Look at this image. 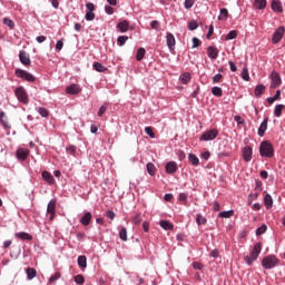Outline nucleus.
<instances>
[{
	"mask_svg": "<svg viewBox=\"0 0 285 285\" xmlns=\"http://www.w3.org/2000/svg\"><path fill=\"white\" fill-rule=\"evenodd\" d=\"M60 277H61V274L59 272L55 273L49 278L50 284H52L53 282H57V279H60Z\"/></svg>",
	"mask_w": 285,
	"mask_h": 285,
	"instance_id": "obj_51",
	"label": "nucleus"
},
{
	"mask_svg": "<svg viewBox=\"0 0 285 285\" xmlns=\"http://www.w3.org/2000/svg\"><path fill=\"white\" fill-rule=\"evenodd\" d=\"M126 41H128V36H119L117 38V46H126Z\"/></svg>",
	"mask_w": 285,
	"mask_h": 285,
	"instance_id": "obj_43",
	"label": "nucleus"
},
{
	"mask_svg": "<svg viewBox=\"0 0 285 285\" xmlns=\"http://www.w3.org/2000/svg\"><path fill=\"white\" fill-rule=\"evenodd\" d=\"M271 8L274 12H284V8L282 7V2L279 0H273Z\"/></svg>",
	"mask_w": 285,
	"mask_h": 285,
	"instance_id": "obj_21",
	"label": "nucleus"
},
{
	"mask_svg": "<svg viewBox=\"0 0 285 285\" xmlns=\"http://www.w3.org/2000/svg\"><path fill=\"white\" fill-rule=\"evenodd\" d=\"M27 274V279L31 281L35 279L37 277V271L35 268H27L26 271Z\"/></svg>",
	"mask_w": 285,
	"mask_h": 285,
	"instance_id": "obj_29",
	"label": "nucleus"
},
{
	"mask_svg": "<svg viewBox=\"0 0 285 285\" xmlns=\"http://www.w3.org/2000/svg\"><path fill=\"white\" fill-rule=\"evenodd\" d=\"M277 264H279V261H278L277 256H275V255H268L262 259V266H263V268H265V271H271V269L275 268V266H277Z\"/></svg>",
	"mask_w": 285,
	"mask_h": 285,
	"instance_id": "obj_3",
	"label": "nucleus"
},
{
	"mask_svg": "<svg viewBox=\"0 0 285 285\" xmlns=\"http://www.w3.org/2000/svg\"><path fill=\"white\" fill-rule=\"evenodd\" d=\"M92 68L96 69L97 72H106V70H108V68L100 62H94Z\"/></svg>",
	"mask_w": 285,
	"mask_h": 285,
	"instance_id": "obj_33",
	"label": "nucleus"
},
{
	"mask_svg": "<svg viewBox=\"0 0 285 285\" xmlns=\"http://www.w3.org/2000/svg\"><path fill=\"white\" fill-rule=\"evenodd\" d=\"M37 111H38V114L40 115V116H42V117H49V115H50V111H48V109H46V108H43V107H39L38 109H37Z\"/></svg>",
	"mask_w": 285,
	"mask_h": 285,
	"instance_id": "obj_44",
	"label": "nucleus"
},
{
	"mask_svg": "<svg viewBox=\"0 0 285 285\" xmlns=\"http://www.w3.org/2000/svg\"><path fill=\"white\" fill-rule=\"evenodd\" d=\"M67 153H69L70 155H75V153H77V147L75 146H69L67 147Z\"/></svg>",
	"mask_w": 285,
	"mask_h": 285,
	"instance_id": "obj_63",
	"label": "nucleus"
},
{
	"mask_svg": "<svg viewBox=\"0 0 285 285\" xmlns=\"http://www.w3.org/2000/svg\"><path fill=\"white\" fill-rule=\"evenodd\" d=\"M42 179H43V181H46V184H48L49 186H52V184H55V177H53L52 174H50V171H48V170H43V171H42Z\"/></svg>",
	"mask_w": 285,
	"mask_h": 285,
	"instance_id": "obj_17",
	"label": "nucleus"
},
{
	"mask_svg": "<svg viewBox=\"0 0 285 285\" xmlns=\"http://www.w3.org/2000/svg\"><path fill=\"white\" fill-rule=\"evenodd\" d=\"M144 57H146V49L139 48L136 53L137 61H141V59H144Z\"/></svg>",
	"mask_w": 285,
	"mask_h": 285,
	"instance_id": "obj_39",
	"label": "nucleus"
},
{
	"mask_svg": "<svg viewBox=\"0 0 285 285\" xmlns=\"http://www.w3.org/2000/svg\"><path fill=\"white\" fill-rule=\"evenodd\" d=\"M14 95L20 104H23L24 106H28L30 102V98L28 97V91H26V88L23 86L17 87L14 89Z\"/></svg>",
	"mask_w": 285,
	"mask_h": 285,
	"instance_id": "obj_4",
	"label": "nucleus"
},
{
	"mask_svg": "<svg viewBox=\"0 0 285 285\" xmlns=\"http://www.w3.org/2000/svg\"><path fill=\"white\" fill-rule=\"evenodd\" d=\"M223 19H228V9H220L218 20L222 21Z\"/></svg>",
	"mask_w": 285,
	"mask_h": 285,
	"instance_id": "obj_45",
	"label": "nucleus"
},
{
	"mask_svg": "<svg viewBox=\"0 0 285 285\" xmlns=\"http://www.w3.org/2000/svg\"><path fill=\"white\" fill-rule=\"evenodd\" d=\"M284 27H278L277 30L274 31L272 41L273 43H278L282 41V38L284 37Z\"/></svg>",
	"mask_w": 285,
	"mask_h": 285,
	"instance_id": "obj_9",
	"label": "nucleus"
},
{
	"mask_svg": "<svg viewBox=\"0 0 285 285\" xmlns=\"http://www.w3.org/2000/svg\"><path fill=\"white\" fill-rule=\"evenodd\" d=\"M259 155L261 157H267L271 159L275 155V149L273 148V145L268 141H263L259 146Z\"/></svg>",
	"mask_w": 285,
	"mask_h": 285,
	"instance_id": "obj_2",
	"label": "nucleus"
},
{
	"mask_svg": "<svg viewBox=\"0 0 285 285\" xmlns=\"http://www.w3.org/2000/svg\"><path fill=\"white\" fill-rule=\"evenodd\" d=\"M262 253V243H256L249 256L244 257V262L247 266H253V262H257L259 254Z\"/></svg>",
	"mask_w": 285,
	"mask_h": 285,
	"instance_id": "obj_1",
	"label": "nucleus"
},
{
	"mask_svg": "<svg viewBox=\"0 0 285 285\" xmlns=\"http://www.w3.org/2000/svg\"><path fill=\"white\" fill-rule=\"evenodd\" d=\"M232 39H237V31L232 30L226 35V41H232Z\"/></svg>",
	"mask_w": 285,
	"mask_h": 285,
	"instance_id": "obj_46",
	"label": "nucleus"
},
{
	"mask_svg": "<svg viewBox=\"0 0 285 285\" xmlns=\"http://www.w3.org/2000/svg\"><path fill=\"white\" fill-rule=\"evenodd\" d=\"M132 224H135L136 226L141 224V214H137L136 216H134Z\"/></svg>",
	"mask_w": 285,
	"mask_h": 285,
	"instance_id": "obj_55",
	"label": "nucleus"
},
{
	"mask_svg": "<svg viewBox=\"0 0 285 285\" xmlns=\"http://www.w3.org/2000/svg\"><path fill=\"white\" fill-rule=\"evenodd\" d=\"M73 282L75 284L83 285L86 283V278L83 277V275L78 274L75 276Z\"/></svg>",
	"mask_w": 285,
	"mask_h": 285,
	"instance_id": "obj_40",
	"label": "nucleus"
},
{
	"mask_svg": "<svg viewBox=\"0 0 285 285\" xmlns=\"http://www.w3.org/2000/svg\"><path fill=\"white\" fill-rule=\"evenodd\" d=\"M195 6V0H185L184 2V9L185 10H190Z\"/></svg>",
	"mask_w": 285,
	"mask_h": 285,
	"instance_id": "obj_47",
	"label": "nucleus"
},
{
	"mask_svg": "<svg viewBox=\"0 0 285 285\" xmlns=\"http://www.w3.org/2000/svg\"><path fill=\"white\" fill-rule=\"evenodd\" d=\"M119 237L122 242H128V229H126V227L119 230Z\"/></svg>",
	"mask_w": 285,
	"mask_h": 285,
	"instance_id": "obj_36",
	"label": "nucleus"
},
{
	"mask_svg": "<svg viewBox=\"0 0 285 285\" xmlns=\"http://www.w3.org/2000/svg\"><path fill=\"white\" fill-rule=\"evenodd\" d=\"M212 95H214V97H222V95H224V91L220 87H213Z\"/></svg>",
	"mask_w": 285,
	"mask_h": 285,
	"instance_id": "obj_42",
	"label": "nucleus"
},
{
	"mask_svg": "<svg viewBox=\"0 0 285 285\" xmlns=\"http://www.w3.org/2000/svg\"><path fill=\"white\" fill-rule=\"evenodd\" d=\"M206 217H204L202 214H197V216H196V224L198 225V226H204V225H206Z\"/></svg>",
	"mask_w": 285,
	"mask_h": 285,
	"instance_id": "obj_38",
	"label": "nucleus"
},
{
	"mask_svg": "<svg viewBox=\"0 0 285 285\" xmlns=\"http://www.w3.org/2000/svg\"><path fill=\"white\" fill-rule=\"evenodd\" d=\"M217 135H219V131L215 128L207 130L200 136V141H214V139H217Z\"/></svg>",
	"mask_w": 285,
	"mask_h": 285,
	"instance_id": "obj_6",
	"label": "nucleus"
},
{
	"mask_svg": "<svg viewBox=\"0 0 285 285\" xmlns=\"http://www.w3.org/2000/svg\"><path fill=\"white\" fill-rule=\"evenodd\" d=\"M262 186H264V184L262 183V180L256 179V180H255V190H256V193H262V190H263V187H262Z\"/></svg>",
	"mask_w": 285,
	"mask_h": 285,
	"instance_id": "obj_49",
	"label": "nucleus"
},
{
	"mask_svg": "<svg viewBox=\"0 0 285 285\" xmlns=\"http://www.w3.org/2000/svg\"><path fill=\"white\" fill-rule=\"evenodd\" d=\"M16 237L18 239L27 240V242H32V236L26 232H19L16 233Z\"/></svg>",
	"mask_w": 285,
	"mask_h": 285,
	"instance_id": "obj_22",
	"label": "nucleus"
},
{
	"mask_svg": "<svg viewBox=\"0 0 285 285\" xmlns=\"http://www.w3.org/2000/svg\"><path fill=\"white\" fill-rule=\"evenodd\" d=\"M266 130H268V118H264V120L262 121L257 131L258 137H264V132H266Z\"/></svg>",
	"mask_w": 285,
	"mask_h": 285,
	"instance_id": "obj_18",
	"label": "nucleus"
},
{
	"mask_svg": "<svg viewBox=\"0 0 285 285\" xmlns=\"http://www.w3.org/2000/svg\"><path fill=\"white\" fill-rule=\"evenodd\" d=\"M106 14H115V9L111 6H105Z\"/></svg>",
	"mask_w": 285,
	"mask_h": 285,
	"instance_id": "obj_58",
	"label": "nucleus"
},
{
	"mask_svg": "<svg viewBox=\"0 0 285 285\" xmlns=\"http://www.w3.org/2000/svg\"><path fill=\"white\" fill-rule=\"evenodd\" d=\"M29 155H30V149L28 148H19L17 150V158L20 159L21 161H26Z\"/></svg>",
	"mask_w": 285,
	"mask_h": 285,
	"instance_id": "obj_12",
	"label": "nucleus"
},
{
	"mask_svg": "<svg viewBox=\"0 0 285 285\" xmlns=\"http://www.w3.org/2000/svg\"><path fill=\"white\" fill-rule=\"evenodd\" d=\"M67 95H79L81 92V87L77 83H72L66 88Z\"/></svg>",
	"mask_w": 285,
	"mask_h": 285,
	"instance_id": "obj_15",
	"label": "nucleus"
},
{
	"mask_svg": "<svg viewBox=\"0 0 285 285\" xmlns=\"http://www.w3.org/2000/svg\"><path fill=\"white\" fill-rule=\"evenodd\" d=\"M268 227H266V225H262L261 227H258L256 229V235L259 236V235H264V233H266Z\"/></svg>",
	"mask_w": 285,
	"mask_h": 285,
	"instance_id": "obj_50",
	"label": "nucleus"
},
{
	"mask_svg": "<svg viewBox=\"0 0 285 285\" xmlns=\"http://www.w3.org/2000/svg\"><path fill=\"white\" fill-rule=\"evenodd\" d=\"M153 30H159V21L154 20L150 22Z\"/></svg>",
	"mask_w": 285,
	"mask_h": 285,
	"instance_id": "obj_61",
	"label": "nucleus"
},
{
	"mask_svg": "<svg viewBox=\"0 0 285 285\" xmlns=\"http://www.w3.org/2000/svg\"><path fill=\"white\" fill-rule=\"evenodd\" d=\"M91 219H92V214L90 212H86L85 215L80 218V224L82 226H90Z\"/></svg>",
	"mask_w": 285,
	"mask_h": 285,
	"instance_id": "obj_20",
	"label": "nucleus"
},
{
	"mask_svg": "<svg viewBox=\"0 0 285 285\" xmlns=\"http://www.w3.org/2000/svg\"><path fill=\"white\" fill-rule=\"evenodd\" d=\"M257 197H259L258 193H252L248 196V204H253V202H255V199H257Z\"/></svg>",
	"mask_w": 285,
	"mask_h": 285,
	"instance_id": "obj_53",
	"label": "nucleus"
},
{
	"mask_svg": "<svg viewBox=\"0 0 285 285\" xmlns=\"http://www.w3.org/2000/svg\"><path fill=\"white\" fill-rule=\"evenodd\" d=\"M146 168H147L148 175H150V177H155V173H156L155 164L148 163Z\"/></svg>",
	"mask_w": 285,
	"mask_h": 285,
	"instance_id": "obj_35",
	"label": "nucleus"
},
{
	"mask_svg": "<svg viewBox=\"0 0 285 285\" xmlns=\"http://www.w3.org/2000/svg\"><path fill=\"white\" fill-rule=\"evenodd\" d=\"M264 204H265L266 208H273V197L271 196V194H267L264 197Z\"/></svg>",
	"mask_w": 285,
	"mask_h": 285,
	"instance_id": "obj_34",
	"label": "nucleus"
},
{
	"mask_svg": "<svg viewBox=\"0 0 285 285\" xmlns=\"http://www.w3.org/2000/svg\"><path fill=\"white\" fill-rule=\"evenodd\" d=\"M14 75L19 79H23V81H28L29 83L37 81V78L32 73L23 69H16Z\"/></svg>",
	"mask_w": 285,
	"mask_h": 285,
	"instance_id": "obj_5",
	"label": "nucleus"
},
{
	"mask_svg": "<svg viewBox=\"0 0 285 285\" xmlns=\"http://www.w3.org/2000/svg\"><path fill=\"white\" fill-rule=\"evenodd\" d=\"M145 132L150 137V139H155V132L153 131V127H146Z\"/></svg>",
	"mask_w": 285,
	"mask_h": 285,
	"instance_id": "obj_52",
	"label": "nucleus"
},
{
	"mask_svg": "<svg viewBox=\"0 0 285 285\" xmlns=\"http://www.w3.org/2000/svg\"><path fill=\"white\" fill-rule=\"evenodd\" d=\"M240 77L244 81H250V73L248 72V67L243 68Z\"/></svg>",
	"mask_w": 285,
	"mask_h": 285,
	"instance_id": "obj_30",
	"label": "nucleus"
},
{
	"mask_svg": "<svg viewBox=\"0 0 285 285\" xmlns=\"http://www.w3.org/2000/svg\"><path fill=\"white\" fill-rule=\"evenodd\" d=\"M188 159L193 166H199V158L195 154H189Z\"/></svg>",
	"mask_w": 285,
	"mask_h": 285,
	"instance_id": "obj_32",
	"label": "nucleus"
},
{
	"mask_svg": "<svg viewBox=\"0 0 285 285\" xmlns=\"http://www.w3.org/2000/svg\"><path fill=\"white\" fill-rule=\"evenodd\" d=\"M254 8H256V10H264V8H266V0H255Z\"/></svg>",
	"mask_w": 285,
	"mask_h": 285,
	"instance_id": "obj_28",
	"label": "nucleus"
},
{
	"mask_svg": "<svg viewBox=\"0 0 285 285\" xmlns=\"http://www.w3.org/2000/svg\"><path fill=\"white\" fill-rule=\"evenodd\" d=\"M265 90H266V86L257 85L255 88V97H262Z\"/></svg>",
	"mask_w": 285,
	"mask_h": 285,
	"instance_id": "obj_31",
	"label": "nucleus"
},
{
	"mask_svg": "<svg viewBox=\"0 0 285 285\" xmlns=\"http://www.w3.org/2000/svg\"><path fill=\"white\" fill-rule=\"evenodd\" d=\"M228 63H229V70L232 72H237V65L235 62L230 61V60H229Z\"/></svg>",
	"mask_w": 285,
	"mask_h": 285,
	"instance_id": "obj_59",
	"label": "nucleus"
},
{
	"mask_svg": "<svg viewBox=\"0 0 285 285\" xmlns=\"http://www.w3.org/2000/svg\"><path fill=\"white\" fill-rule=\"evenodd\" d=\"M284 108H285V106L282 104L276 105L274 108V116L282 117V110H284Z\"/></svg>",
	"mask_w": 285,
	"mask_h": 285,
	"instance_id": "obj_37",
	"label": "nucleus"
},
{
	"mask_svg": "<svg viewBox=\"0 0 285 285\" xmlns=\"http://www.w3.org/2000/svg\"><path fill=\"white\" fill-rule=\"evenodd\" d=\"M181 83H189L190 82V75L188 72L181 73L179 77Z\"/></svg>",
	"mask_w": 285,
	"mask_h": 285,
	"instance_id": "obj_41",
	"label": "nucleus"
},
{
	"mask_svg": "<svg viewBox=\"0 0 285 285\" xmlns=\"http://www.w3.org/2000/svg\"><path fill=\"white\" fill-rule=\"evenodd\" d=\"M282 99V90H276V94L273 97L267 98V104H275V101H279Z\"/></svg>",
	"mask_w": 285,
	"mask_h": 285,
	"instance_id": "obj_25",
	"label": "nucleus"
},
{
	"mask_svg": "<svg viewBox=\"0 0 285 285\" xmlns=\"http://www.w3.org/2000/svg\"><path fill=\"white\" fill-rule=\"evenodd\" d=\"M271 86L272 90H275V88H279L282 86V76H279L276 71H272L271 76Z\"/></svg>",
	"mask_w": 285,
	"mask_h": 285,
	"instance_id": "obj_7",
	"label": "nucleus"
},
{
	"mask_svg": "<svg viewBox=\"0 0 285 285\" xmlns=\"http://www.w3.org/2000/svg\"><path fill=\"white\" fill-rule=\"evenodd\" d=\"M1 125L3 126L4 130H10V122L8 121V119H1Z\"/></svg>",
	"mask_w": 285,
	"mask_h": 285,
	"instance_id": "obj_57",
	"label": "nucleus"
},
{
	"mask_svg": "<svg viewBox=\"0 0 285 285\" xmlns=\"http://www.w3.org/2000/svg\"><path fill=\"white\" fill-rule=\"evenodd\" d=\"M165 168L168 175H175V173H177V170L179 169V167L177 166V163L175 161L167 163Z\"/></svg>",
	"mask_w": 285,
	"mask_h": 285,
	"instance_id": "obj_14",
	"label": "nucleus"
},
{
	"mask_svg": "<svg viewBox=\"0 0 285 285\" xmlns=\"http://www.w3.org/2000/svg\"><path fill=\"white\" fill-rule=\"evenodd\" d=\"M223 75L222 73H217L213 77V83H219V81H222L223 79Z\"/></svg>",
	"mask_w": 285,
	"mask_h": 285,
	"instance_id": "obj_56",
	"label": "nucleus"
},
{
	"mask_svg": "<svg viewBox=\"0 0 285 285\" xmlns=\"http://www.w3.org/2000/svg\"><path fill=\"white\" fill-rule=\"evenodd\" d=\"M243 158L244 161L248 163L250 159H253V148L250 146H246L243 149Z\"/></svg>",
	"mask_w": 285,
	"mask_h": 285,
	"instance_id": "obj_16",
	"label": "nucleus"
},
{
	"mask_svg": "<svg viewBox=\"0 0 285 285\" xmlns=\"http://www.w3.org/2000/svg\"><path fill=\"white\" fill-rule=\"evenodd\" d=\"M202 159H205V161H208L210 159V151H205L200 155Z\"/></svg>",
	"mask_w": 285,
	"mask_h": 285,
	"instance_id": "obj_62",
	"label": "nucleus"
},
{
	"mask_svg": "<svg viewBox=\"0 0 285 285\" xmlns=\"http://www.w3.org/2000/svg\"><path fill=\"white\" fill-rule=\"evenodd\" d=\"M55 208H57V200L51 199L47 206V213L50 215V220L55 219Z\"/></svg>",
	"mask_w": 285,
	"mask_h": 285,
	"instance_id": "obj_13",
	"label": "nucleus"
},
{
	"mask_svg": "<svg viewBox=\"0 0 285 285\" xmlns=\"http://www.w3.org/2000/svg\"><path fill=\"white\" fill-rule=\"evenodd\" d=\"M166 43H167V48L170 51L175 50V45H176L175 35H173L171 32H167Z\"/></svg>",
	"mask_w": 285,
	"mask_h": 285,
	"instance_id": "obj_10",
	"label": "nucleus"
},
{
	"mask_svg": "<svg viewBox=\"0 0 285 285\" xmlns=\"http://www.w3.org/2000/svg\"><path fill=\"white\" fill-rule=\"evenodd\" d=\"M3 23L8 26V28H14V21L10 20V18H4Z\"/></svg>",
	"mask_w": 285,
	"mask_h": 285,
	"instance_id": "obj_54",
	"label": "nucleus"
},
{
	"mask_svg": "<svg viewBox=\"0 0 285 285\" xmlns=\"http://www.w3.org/2000/svg\"><path fill=\"white\" fill-rule=\"evenodd\" d=\"M187 200H188V195H186L185 193H180L179 202H183L184 204H186Z\"/></svg>",
	"mask_w": 285,
	"mask_h": 285,
	"instance_id": "obj_60",
	"label": "nucleus"
},
{
	"mask_svg": "<svg viewBox=\"0 0 285 285\" xmlns=\"http://www.w3.org/2000/svg\"><path fill=\"white\" fill-rule=\"evenodd\" d=\"M56 50H63V41L62 40H58L56 43Z\"/></svg>",
	"mask_w": 285,
	"mask_h": 285,
	"instance_id": "obj_64",
	"label": "nucleus"
},
{
	"mask_svg": "<svg viewBox=\"0 0 285 285\" xmlns=\"http://www.w3.org/2000/svg\"><path fill=\"white\" fill-rule=\"evenodd\" d=\"M78 266L79 268H88V258L83 255L78 256Z\"/></svg>",
	"mask_w": 285,
	"mask_h": 285,
	"instance_id": "obj_26",
	"label": "nucleus"
},
{
	"mask_svg": "<svg viewBox=\"0 0 285 285\" xmlns=\"http://www.w3.org/2000/svg\"><path fill=\"white\" fill-rule=\"evenodd\" d=\"M119 32H128V28H130V23L128 20H124L117 24Z\"/></svg>",
	"mask_w": 285,
	"mask_h": 285,
	"instance_id": "obj_23",
	"label": "nucleus"
},
{
	"mask_svg": "<svg viewBox=\"0 0 285 285\" xmlns=\"http://www.w3.org/2000/svg\"><path fill=\"white\" fill-rule=\"evenodd\" d=\"M19 60L23 66H30V55L24 50L19 51Z\"/></svg>",
	"mask_w": 285,
	"mask_h": 285,
	"instance_id": "obj_11",
	"label": "nucleus"
},
{
	"mask_svg": "<svg viewBox=\"0 0 285 285\" xmlns=\"http://www.w3.org/2000/svg\"><path fill=\"white\" fill-rule=\"evenodd\" d=\"M234 215H235V210L229 209V210L220 212L218 214V217H222L223 219H230V217H233Z\"/></svg>",
	"mask_w": 285,
	"mask_h": 285,
	"instance_id": "obj_27",
	"label": "nucleus"
},
{
	"mask_svg": "<svg viewBox=\"0 0 285 285\" xmlns=\"http://www.w3.org/2000/svg\"><path fill=\"white\" fill-rule=\"evenodd\" d=\"M207 57H209V59H217L219 57V49L216 47H208Z\"/></svg>",
	"mask_w": 285,
	"mask_h": 285,
	"instance_id": "obj_19",
	"label": "nucleus"
},
{
	"mask_svg": "<svg viewBox=\"0 0 285 285\" xmlns=\"http://www.w3.org/2000/svg\"><path fill=\"white\" fill-rule=\"evenodd\" d=\"M197 28H199V23L197 22V20H191L188 23V30H197Z\"/></svg>",
	"mask_w": 285,
	"mask_h": 285,
	"instance_id": "obj_48",
	"label": "nucleus"
},
{
	"mask_svg": "<svg viewBox=\"0 0 285 285\" xmlns=\"http://www.w3.org/2000/svg\"><path fill=\"white\" fill-rule=\"evenodd\" d=\"M86 8H87V11L85 14L86 21H95V3L87 2Z\"/></svg>",
	"mask_w": 285,
	"mask_h": 285,
	"instance_id": "obj_8",
	"label": "nucleus"
},
{
	"mask_svg": "<svg viewBox=\"0 0 285 285\" xmlns=\"http://www.w3.org/2000/svg\"><path fill=\"white\" fill-rule=\"evenodd\" d=\"M159 226L164 230H173V228H175V225H173V223H170L169 220H160Z\"/></svg>",
	"mask_w": 285,
	"mask_h": 285,
	"instance_id": "obj_24",
	"label": "nucleus"
}]
</instances>
